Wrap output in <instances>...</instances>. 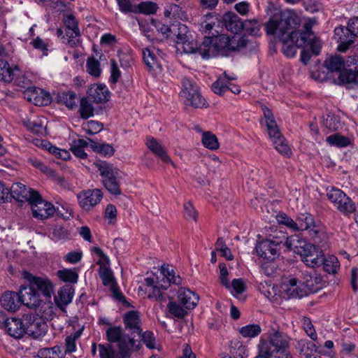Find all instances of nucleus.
<instances>
[{
	"instance_id": "f257e3e1",
	"label": "nucleus",
	"mask_w": 358,
	"mask_h": 358,
	"mask_svg": "<svg viewBox=\"0 0 358 358\" xmlns=\"http://www.w3.org/2000/svg\"><path fill=\"white\" fill-rule=\"evenodd\" d=\"M301 18L295 13L283 15L280 19L271 18L265 26L266 33L275 35L282 42V51L287 57H295L297 50L303 47L308 38L314 36L311 29L316 23L313 18H306L303 22V31L297 30Z\"/></svg>"
},
{
	"instance_id": "f03ea898",
	"label": "nucleus",
	"mask_w": 358,
	"mask_h": 358,
	"mask_svg": "<svg viewBox=\"0 0 358 358\" xmlns=\"http://www.w3.org/2000/svg\"><path fill=\"white\" fill-rule=\"evenodd\" d=\"M320 279L309 274L299 277H283L280 284V292L283 299L301 298L317 292L320 287Z\"/></svg>"
},
{
	"instance_id": "7ed1b4c3",
	"label": "nucleus",
	"mask_w": 358,
	"mask_h": 358,
	"mask_svg": "<svg viewBox=\"0 0 358 358\" xmlns=\"http://www.w3.org/2000/svg\"><path fill=\"white\" fill-rule=\"evenodd\" d=\"M181 282V278L176 275L173 268L163 266L159 275L147 278L143 287L148 298L160 301L163 297L162 290L168 289L171 283L180 285Z\"/></svg>"
},
{
	"instance_id": "20e7f679",
	"label": "nucleus",
	"mask_w": 358,
	"mask_h": 358,
	"mask_svg": "<svg viewBox=\"0 0 358 358\" xmlns=\"http://www.w3.org/2000/svg\"><path fill=\"white\" fill-rule=\"evenodd\" d=\"M236 37L229 38L225 34L213 36H206L200 44V55L209 59L217 55H227L229 52L238 49Z\"/></svg>"
},
{
	"instance_id": "39448f33",
	"label": "nucleus",
	"mask_w": 358,
	"mask_h": 358,
	"mask_svg": "<svg viewBox=\"0 0 358 358\" xmlns=\"http://www.w3.org/2000/svg\"><path fill=\"white\" fill-rule=\"evenodd\" d=\"M291 338L286 334L273 330L263 334L257 345L259 353L262 355H272L288 350Z\"/></svg>"
},
{
	"instance_id": "423d86ee",
	"label": "nucleus",
	"mask_w": 358,
	"mask_h": 358,
	"mask_svg": "<svg viewBox=\"0 0 358 358\" xmlns=\"http://www.w3.org/2000/svg\"><path fill=\"white\" fill-rule=\"evenodd\" d=\"M107 338L111 343H117L120 353L122 358H128L130 355L139 350L141 343L134 337H130L122 332L120 327H111L106 331Z\"/></svg>"
},
{
	"instance_id": "0eeeda50",
	"label": "nucleus",
	"mask_w": 358,
	"mask_h": 358,
	"mask_svg": "<svg viewBox=\"0 0 358 358\" xmlns=\"http://www.w3.org/2000/svg\"><path fill=\"white\" fill-rule=\"evenodd\" d=\"M22 276L38 293H41L48 301V307H52V303L50 299L55 294L53 282L47 277L34 275L27 271L23 272Z\"/></svg>"
},
{
	"instance_id": "6e6552de",
	"label": "nucleus",
	"mask_w": 358,
	"mask_h": 358,
	"mask_svg": "<svg viewBox=\"0 0 358 358\" xmlns=\"http://www.w3.org/2000/svg\"><path fill=\"white\" fill-rule=\"evenodd\" d=\"M99 171L103 176V183L106 189L115 195H120L121 190L119 187L120 171L113 166L102 163L98 165Z\"/></svg>"
},
{
	"instance_id": "1a4fd4ad",
	"label": "nucleus",
	"mask_w": 358,
	"mask_h": 358,
	"mask_svg": "<svg viewBox=\"0 0 358 358\" xmlns=\"http://www.w3.org/2000/svg\"><path fill=\"white\" fill-rule=\"evenodd\" d=\"M180 96L185 99L186 105L194 108H201L206 106V101L199 93V87L189 78H185L182 81Z\"/></svg>"
},
{
	"instance_id": "9d476101",
	"label": "nucleus",
	"mask_w": 358,
	"mask_h": 358,
	"mask_svg": "<svg viewBox=\"0 0 358 358\" xmlns=\"http://www.w3.org/2000/svg\"><path fill=\"white\" fill-rule=\"evenodd\" d=\"M281 243L282 240L277 237H273L272 239L267 238L256 245V252L259 257L273 261L279 255L280 244Z\"/></svg>"
},
{
	"instance_id": "9b49d317",
	"label": "nucleus",
	"mask_w": 358,
	"mask_h": 358,
	"mask_svg": "<svg viewBox=\"0 0 358 358\" xmlns=\"http://www.w3.org/2000/svg\"><path fill=\"white\" fill-rule=\"evenodd\" d=\"M296 224V231H307L313 238L317 237L322 230V227L315 222L313 216L307 213L298 215Z\"/></svg>"
},
{
	"instance_id": "f8f14e48",
	"label": "nucleus",
	"mask_w": 358,
	"mask_h": 358,
	"mask_svg": "<svg viewBox=\"0 0 358 358\" xmlns=\"http://www.w3.org/2000/svg\"><path fill=\"white\" fill-rule=\"evenodd\" d=\"M79 206L84 210L89 211L96 206L103 198V194L99 189H87L77 195Z\"/></svg>"
},
{
	"instance_id": "ddd939ff",
	"label": "nucleus",
	"mask_w": 358,
	"mask_h": 358,
	"mask_svg": "<svg viewBox=\"0 0 358 358\" xmlns=\"http://www.w3.org/2000/svg\"><path fill=\"white\" fill-rule=\"evenodd\" d=\"M63 22L68 37L66 44L71 47L77 46L80 43L79 37L80 36L78 20L72 14H66L64 16Z\"/></svg>"
},
{
	"instance_id": "4468645a",
	"label": "nucleus",
	"mask_w": 358,
	"mask_h": 358,
	"mask_svg": "<svg viewBox=\"0 0 358 358\" xmlns=\"http://www.w3.org/2000/svg\"><path fill=\"white\" fill-rule=\"evenodd\" d=\"M31 206L33 215L38 219H47L52 216L55 213L54 206L45 200H43L40 194L38 193V196L33 199V202H30Z\"/></svg>"
},
{
	"instance_id": "2eb2a0df",
	"label": "nucleus",
	"mask_w": 358,
	"mask_h": 358,
	"mask_svg": "<svg viewBox=\"0 0 358 358\" xmlns=\"http://www.w3.org/2000/svg\"><path fill=\"white\" fill-rule=\"evenodd\" d=\"M19 293L21 303L29 308H36L43 303L41 294L29 283L28 286L22 287Z\"/></svg>"
},
{
	"instance_id": "dca6fc26",
	"label": "nucleus",
	"mask_w": 358,
	"mask_h": 358,
	"mask_svg": "<svg viewBox=\"0 0 358 358\" xmlns=\"http://www.w3.org/2000/svg\"><path fill=\"white\" fill-rule=\"evenodd\" d=\"M301 260L310 267L322 265L324 260L322 250L317 246L309 243L304 251L301 254Z\"/></svg>"
},
{
	"instance_id": "f3484780",
	"label": "nucleus",
	"mask_w": 358,
	"mask_h": 358,
	"mask_svg": "<svg viewBox=\"0 0 358 358\" xmlns=\"http://www.w3.org/2000/svg\"><path fill=\"white\" fill-rule=\"evenodd\" d=\"M143 60L150 71L159 72L161 71L162 51L154 46L143 49Z\"/></svg>"
},
{
	"instance_id": "a211bd4d",
	"label": "nucleus",
	"mask_w": 358,
	"mask_h": 358,
	"mask_svg": "<svg viewBox=\"0 0 358 358\" xmlns=\"http://www.w3.org/2000/svg\"><path fill=\"white\" fill-rule=\"evenodd\" d=\"M24 99L36 106H47L51 101L50 95L43 90L35 87H27L23 92Z\"/></svg>"
},
{
	"instance_id": "6ab92c4d",
	"label": "nucleus",
	"mask_w": 358,
	"mask_h": 358,
	"mask_svg": "<svg viewBox=\"0 0 358 358\" xmlns=\"http://www.w3.org/2000/svg\"><path fill=\"white\" fill-rule=\"evenodd\" d=\"M11 196L19 201H27L33 202V199L38 196V192L27 187L20 182H16L12 185L9 189Z\"/></svg>"
},
{
	"instance_id": "aec40b11",
	"label": "nucleus",
	"mask_w": 358,
	"mask_h": 358,
	"mask_svg": "<svg viewBox=\"0 0 358 358\" xmlns=\"http://www.w3.org/2000/svg\"><path fill=\"white\" fill-rule=\"evenodd\" d=\"M98 273L102 284L113 292L114 296L120 301L124 300V297L117 292V282L110 267L99 268Z\"/></svg>"
},
{
	"instance_id": "412c9836",
	"label": "nucleus",
	"mask_w": 358,
	"mask_h": 358,
	"mask_svg": "<svg viewBox=\"0 0 358 358\" xmlns=\"http://www.w3.org/2000/svg\"><path fill=\"white\" fill-rule=\"evenodd\" d=\"M236 79L234 75L227 76L226 73L219 77L213 84L212 90L217 94H223L227 90H229L234 94H238L241 92L240 87L230 83V80Z\"/></svg>"
},
{
	"instance_id": "4be33fe9",
	"label": "nucleus",
	"mask_w": 358,
	"mask_h": 358,
	"mask_svg": "<svg viewBox=\"0 0 358 358\" xmlns=\"http://www.w3.org/2000/svg\"><path fill=\"white\" fill-rule=\"evenodd\" d=\"M178 298L180 304L187 310L194 308L199 300L196 293L185 287L179 289Z\"/></svg>"
},
{
	"instance_id": "5701e85b",
	"label": "nucleus",
	"mask_w": 358,
	"mask_h": 358,
	"mask_svg": "<svg viewBox=\"0 0 358 358\" xmlns=\"http://www.w3.org/2000/svg\"><path fill=\"white\" fill-rule=\"evenodd\" d=\"M87 94L94 102L97 103H104L110 97V92L108 87L102 84L92 85L87 90Z\"/></svg>"
},
{
	"instance_id": "b1692460",
	"label": "nucleus",
	"mask_w": 358,
	"mask_h": 358,
	"mask_svg": "<svg viewBox=\"0 0 358 358\" xmlns=\"http://www.w3.org/2000/svg\"><path fill=\"white\" fill-rule=\"evenodd\" d=\"M334 38L339 43L338 50L341 52L345 51L353 43L352 36L350 35V33L343 26L335 28Z\"/></svg>"
},
{
	"instance_id": "393cba45",
	"label": "nucleus",
	"mask_w": 358,
	"mask_h": 358,
	"mask_svg": "<svg viewBox=\"0 0 358 358\" xmlns=\"http://www.w3.org/2000/svg\"><path fill=\"white\" fill-rule=\"evenodd\" d=\"M124 322L127 329L137 334L138 336L141 334V320L140 314L138 311L130 310L125 313L124 316Z\"/></svg>"
},
{
	"instance_id": "a878e982",
	"label": "nucleus",
	"mask_w": 358,
	"mask_h": 358,
	"mask_svg": "<svg viewBox=\"0 0 358 358\" xmlns=\"http://www.w3.org/2000/svg\"><path fill=\"white\" fill-rule=\"evenodd\" d=\"M263 113L269 138L273 142V141L278 139L282 136L274 120L271 110L265 107L263 108Z\"/></svg>"
},
{
	"instance_id": "bb28decb",
	"label": "nucleus",
	"mask_w": 358,
	"mask_h": 358,
	"mask_svg": "<svg viewBox=\"0 0 358 358\" xmlns=\"http://www.w3.org/2000/svg\"><path fill=\"white\" fill-rule=\"evenodd\" d=\"M1 303L2 307L11 312H15L20 308L21 299H20V293L14 292H6L1 297Z\"/></svg>"
},
{
	"instance_id": "cd10ccee",
	"label": "nucleus",
	"mask_w": 358,
	"mask_h": 358,
	"mask_svg": "<svg viewBox=\"0 0 358 358\" xmlns=\"http://www.w3.org/2000/svg\"><path fill=\"white\" fill-rule=\"evenodd\" d=\"M4 326H6L8 334L15 338H22L25 334L22 320L15 317L8 318Z\"/></svg>"
},
{
	"instance_id": "c85d7f7f",
	"label": "nucleus",
	"mask_w": 358,
	"mask_h": 358,
	"mask_svg": "<svg viewBox=\"0 0 358 358\" xmlns=\"http://www.w3.org/2000/svg\"><path fill=\"white\" fill-rule=\"evenodd\" d=\"M146 145L149 150L152 151L156 156L159 157L163 162L171 164L173 166H174V163L168 156L164 148L156 139L152 137L148 138Z\"/></svg>"
},
{
	"instance_id": "c756f323",
	"label": "nucleus",
	"mask_w": 358,
	"mask_h": 358,
	"mask_svg": "<svg viewBox=\"0 0 358 358\" xmlns=\"http://www.w3.org/2000/svg\"><path fill=\"white\" fill-rule=\"evenodd\" d=\"M201 31L204 34L215 36V33H218L217 29L220 27V21L216 15H205L200 24Z\"/></svg>"
},
{
	"instance_id": "7c9ffc66",
	"label": "nucleus",
	"mask_w": 358,
	"mask_h": 358,
	"mask_svg": "<svg viewBox=\"0 0 358 358\" xmlns=\"http://www.w3.org/2000/svg\"><path fill=\"white\" fill-rule=\"evenodd\" d=\"M308 244L304 239L296 234L287 237L285 242V245L288 250L299 255L304 251Z\"/></svg>"
},
{
	"instance_id": "2f4dec72",
	"label": "nucleus",
	"mask_w": 358,
	"mask_h": 358,
	"mask_svg": "<svg viewBox=\"0 0 358 358\" xmlns=\"http://www.w3.org/2000/svg\"><path fill=\"white\" fill-rule=\"evenodd\" d=\"M259 289L264 296L271 301L278 302L280 299H283L280 295V287L272 285L270 282H264L260 283Z\"/></svg>"
},
{
	"instance_id": "473e14b6",
	"label": "nucleus",
	"mask_w": 358,
	"mask_h": 358,
	"mask_svg": "<svg viewBox=\"0 0 358 358\" xmlns=\"http://www.w3.org/2000/svg\"><path fill=\"white\" fill-rule=\"evenodd\" d=\"M226 29L232 33L237 34L244 29V24L234 13H227L223 16Z\"/></svg>"
},
{
	"instance_id": "72a5a7b5",
	"label": "nucleus",
	"mask_w": 358,
	"mask_h": 358,
	"mask_svg": "<svg viewBox=\"0 0 358 358\" xmlns=\"http://www.w3.org/2000/svg\"><path fill=\"white\" fill-rule=\"evenodd\" d=\"M176 46L178 52L186 54L197 53L200 55V45H198L196 41L192 38V36H189L184 41H180Z\"/></svg>"
},
{
	"instance_id": "f704fd0d",
	"label": "nucleus",
	"mask_w": 358,
	"mask_h": 358,
	"mask_svg": "<svg viewBox=\"0 0 358 358\" xmlns=\"http://www.w3.org/2000/svg\"><path fill=\"white\" fill-rule=\"evenodd\" d=\"M19 72L20 69L16 66H10L4 60L0 62V80L4 83H10Z\"/></svg>"
},
{
	"instance_id": "c9c22d12",
	"label": "nucleus",
	"mask_w": 358,
	"mask_h": 358,
	"mask_svg": "<svg viewBox=\"0 0 358 358\" xmlns=\"http://www.w3.org/2000/svg\"><path fill=\"white\" fill-rule=\"evenodd\" d=\"M164 15L166 17L169 19H179L181 20H187L188 19L186 11L179 5L175 3L166 5L164 8Z\"/></svg>"
},
{
	"instance_id": "e433bc0d",
	"label": "nucleus",
	"mask_w": 358,
	"mask_h": 358,
	"mask_svg": "<svg viewBox=\"0 0 358 358\" xmlns=\"http://www.w3.org/2000/svg\"><path fill=\"white\" fill-rule=\"evenodd\" d=\"M73 296L72 289L69 286H64L58 290L57 296H55V302L58 307L62 308L71 302Z\"/></svg>"
},
{
	"instance_id": "4c0bfd02",
	"label": "nucleus",
	"mask_w": 358,
	"mask_h": 358,
	"mask_svg": "<svg viewBox=\"0 0 358 358\" xmlns=\"http://www.w3.org/2000/svg\"><path fill=\"white\" fill-rule=\"evenodd\" d=\"M296 348L300 354H303L306 357H312V354L316 352L322 355L327 354L322 350H318L317 347L313 343L306 340L299 341Z\"/></svg>"
},
{
	"instance_id": "58836bf2",
	"label": "nucleus",
	"mask_w": 358,
	"mask_h": 358,
	"mask_svg": "<svg viewBox=\"0 0 358 358\" xmlns=\"http://www.w3.org/2000/svg\"><path fill=\"white\" fill-rule=\"evenodd\" d=\"M41 146L58 159L67 160L71 157L70 152L67 150L55 147L48 141H42Z\"/></svg>"
},
{
	"instance_id": "ea45409f",
	"label": "nucleus",
	"mask_w": 358,
	"mask_h": 358,
	"mask_svg": "<svg viewBox=\"0 0 358 358\" xmlns=\"http://www.w3.org/2000/svg\"><path fill=\"white\" fill-rule=\"evenodd\" d=\"M31 325L29 327V330L26 334L31 335L34 338H38L45 335L47 331V325L41 318H37Z\"/></svg>"
},
{
	"instance_id": "a19ab883",
	"label": "nucleus",
	"mask_w": 358,
	"mask_h": 358,
	"mask_svg": "<svg viewBox=\"0 0 358 358\" xmlns=\"http://www.w3.org/2000/svg\"><path fill=\"white\" fill-rule=\"evenodd\" d=\"M57 276L64 282L76 283L78 279V271L76 268H63L57 272Z\"/></svg>"
},
{
	"instance_id": "79ce46f5",
	"label": "nucleus",
	"mask_w": 358,
	"mask_h": 358,
	"mask_svg": "<svg viewBox=\"0 0 358 358\" xmlns=\"http://www.w3.org/2000/svg\"><path fill=\"white\" fill-rule=\"evenodd\" d=\"M64 356L62 348L57 345L51 348H41L38 351L39 358H63Z\"/></svg>"
},
{
	"instance_id": "37998d69",
	"label": "nucleus",
	"mask_w": 358,
	"mask_h": 358,
	"mask_svg": "<svg viewBox=\"0 0 358 358\" xmlns=\"http://www.w3.org/2000/svg\"><path fill=\"white\" fill-rule=\"evenodd\" d=\"M262 332V328L259 324H250L242 327L239 329L240 334L246 338H252L258 336Z\"/></svg>"
},
{
	"instance_id": "c03bdc74",
	"label": "nucleus",
	"mask_w": 358,
	"mask_h": 358,
	"mask_svg": "<svg viewBox=\"0 0 358 358\" xmlns=\"http://www.w3.org/2000/svg\"><path fill=\"white\" fill-rule=\"evenodd\" d=\"M326 141L329 145L336 146L338 148L346 147L350 144V141L348 138L338 133L328 136L326 138Z\"/></svg>"
},
{
	"instance_id": "a18cd8bd",
	"label": "nucleus",
	"mask_w": 358,
	"mask_h": 358,
	"mask_svg": "<svg viewBox=\"0 0 358 358\" xmlns=\"http://www.w3.org/2000/svg\"><path fill=\"white\" fill-rule=\"evenodd\" d=\"M324 269L329 273H336L340 268V263L338 259L334 255H329L324 257L322 262Z\"/></svg>"
},
{
	"instance_id": "49530a36",
	"label": "nucleus",
	"mask_w": 358,
	"mask_h": 358,
	"mask_svg": "<svg viewBox=\"0 0 358 358\" xmlns=\"http://www.w3.org/2000/svg\"><path fill=\"white\" fill-rule=\"evenodd\" d=\"M345 64L341 57H331L325 61L326 68L331 72H341L344 68Z\"/></svg>"
},
{
	"instance_id": "de8ad7c7",
	"label": "nucleus",
	"mask_w": 358,
	"mask_h": 358,
	"mask_svg": "<svg viewBox=\"0 0 358 358\" xmlns=\"http://www.w3.org/2000/svg\"><path fill=\"white\" fill-rule=\"evenodd\" d=\"M201 141L203 146L209 150H215L219 148L220 144L217 136L210 131L203 133Z\"/></svg>"
},
{
	"instance_id": "09e8293b",
	"label": "nucleus",
	"mask_w": 358,
	"mask_h": 358,
	"mask_svg": "<svg viewBox=\"0 0 358 358\" xmlns=\"http://www.w3.org/2000/svg\"><path fill=\"white\" fill-rule=\"evenodd\" d=\"M30 44L34 49L40 51L43 56H47L48 55L50 51V44L48 39H42L37 36L30 41Z\"/></svg>"
},
{
	"instance_id": "8fccbe9b",
	"label": "nucleus",
	"mask_w": 358,
	"mask_h": 358,
	"mask_svg": "<svg viewBox=\"0 0 358 358\" xmlns=\"http://www.w3.org/2000/svg\"><path fill=\"white\" fill-rule=\"evenodd\" d=\"M338 210L345 213H352L355 210V206L352 200L345 194L335 205Z\"/></svg>"
},
{
	"instance_id": "3c124183",
	"label": "nucleus",
	"mask_w": 358,
	"mask_h": 358,
	"mask_svg": "<svg viewBox=\"0 0 358 358\" xmlns=\"http://www.w3.org/2000/svg\"><path fill=\"white\" fill-rule=\"evenodd\" d=\"M136 13H141L145 15L155 14L158 10V6L156 3L152 1L141 2L136 6Z\"/></svg>"
},
{
	"instance_id": "603ef678",
	"label": "nucleus",
	"mask_w": 358,
	"mask_h": 358,
	"mask_svg": "<svg viewBox=\"0 0 358 358\" xmlns=\"http://www.w3.org/2000/svg\"><path fill=\"white\" fill-rule=\"evenodd\" d=\"M87 145V143L83 139L74 140L71 144V150L73 153L78 157L84 159L87 157V154L84 148Z\"/></svg>"
},
{
	"instance_id": "864d4df0",
	"label": "nucleus",
	"mask_w": 358,
	"mask_h": 358,
	"mask_svg": "<svg viewBox=\"0 0 358 358\" xmlns=\"http://www.w3.org/2000/svg\"><path fill=\"white\" fill-rule=\"evenodd\" d=\"M226 289H228L233 296L238 297V295L243 294L245 291L246 285L242 279H234L230 283V287Z\"/></svg>"
},
{
	"instance_id": "5fc2aeb1",
	"label": "nucleus",
	"mask_w": 358,
	"mask_h": 358,
	"mask_svg": "<svg viewBox=\"0 0 358 358\" xmlns=\"http://www.w3.org/2000/svg\"><path fill=\"white\" fill-rule=\"evenodd\" d=\"M28 129L35 134H42L45 128L44 120L41 118L30 119L25 122Z\"/></svg>"
},
{
	"instance_id": "6e6d98bb",
	"label": "nucleus",
	"mask_w": 358,
	"mask_h": 358,
	"mask_svg": "<svg viewBox=\"0 0 358 358\" xmlns=\"http://www.w3.org/2000/svg\"><path fill=\"white\" fill-rule=\"evenodd\" d=\"M323 124L330 131H336L341 126L339 117L334 114L327 115Z\"/></svg>"
},
{
	"instance_id": "4d7b16f0",
	"label": "nucleus",
	"mask_w": 358,
	"mask_h": 358,
	"mask_svg": "<svg viewBox=\"0 0 358 358\" xmlns=\"http://www.w3.org/2000/svg\"><path fill=\"white\" fill-rule=\"evenodd\" d=\"M92 252L97 257V264H99V268H109L110 266V259L103 252V250L98 247H94L92 248Z\"/></svg>"
},
{
	"instance_id": "13d9d810",
	"label": "nucleus",
	"mask_w": 358,
	"mask_h": 358,
	"mask_svg": "<svg viewBox=\"0 0 358 358\" xmlns=\"http://www.w3.org/2000/svg\"><path fill=\"white\" fill-rule=\"evenodd\" d=\"M79 112L82 118L87 119L94 115V107L85 98L80 100Z\"/></svg>"
},
{
	"instance_id": "bf43d9fd",
	"label": "nucleus",
	"mask_w": 358,
	"mask_h": 358,
	"mask_svg": "<svg viewBox=\"0 0 358 358\" xmlns=\"http://www.w3.org/2000/svg\"><path fill=\"white\" fill-rule=\"evenodd\" d=\"M167 308L171 314L178 318H182L187 313L185 307L175 301H170L167 305Z\"/></svg>"
},
{
	"instance_id": "052dcab7",
	"label": "nucleus",
	"mask_w": 358,
	"mask_h": 358,
	"mask_svg": "<svg viewBox=\"0 0 358 358\" xmlns=\"http://www.w3.org/2000/svg\"><path fill=\"white\" fill-rule=\"evenodd\" d=\"M92 148L96 152L104 156L110 157L114 154L115 150L112 145L106 143H93Z\"/></svg>"
},
{
	"instance_id": "680f3d73",
	"label": "nucleus",
	"mask_w": 358,
	"mask_h": 358,
	"mask_svg": "<svg viewBox=\"0 0 358 358\" xmlns=\"http://www.w3.org/2000/svg\"><path fill=\"white\" fill-rule=\"evenodd\" d=\"M83 129L88 134L92 135L100 132L103 125L97 121L90 120L82 124Z\"/></svg>"
},
{
	"instance_id": "e2e57ef3",
	"label": "nucleus",
	"mask_w": 358,
	"mask_h": 358,
	"mask_svg": "<svg viewBox=\"0 0 358 358\" xmlns=\"http://www.w3.org/2000/svg\"><path fill=\"white\" fill-rule=\"evenodd\" d=\"M86 69L87 73L94 77H99L101 73L99 61L94 58H89L87 59Z\"/></svg>"
},
{
	"instance_id": "0e129e2a",
	"label": "nucleus",
	"mask_w": 358,
	"mask_h": 358,
	"mask_svg": "<svg viewBox=\"0 0 358 358\" xmlns=\"http://www.w3.org/2000/svg\"><path fill=\"white\" fill-rule=\"evenodd\" d=\"M357 73L358 71H352V70L344 69L340 72L338 80L341 83L343 84L355 83Z\"/></svg>"
},
{
	"instance_id": "69168bd1",
	"label": "nucleus",
	"mask_w": 358,
	"mask_h": 358,
	"mask_svg": "<svg viewBox=\"0 0 358 358\" xmlns=\"http://www.w3.org/2000/svg\"><path fill=\"white\" fill-rule=\"evenodd\" d=\"M176 36V45L180 41H184L189 36H192L188 27L184 24H178L177 31H175Z\"/></svg>"
},
{
	"instance_id": "338daca9",
	"label": "nucleus",
	"mask_w": 358,
	"mask_h": 358,
	"mask_svg": "<svg viewBox=\"0 0 358 358\" xmlns=\"http://www.w3.org/2000/svg\"><path fill=\"white\" fill-rule=\"evenodd\" d=\"M276 220L279 224H283L293 231H296V220L294 221L285 213H279L277 214Z\"/></svg>"
},
{
	"instance_id": "774afa93",
	"label": "nucleus",
	"mask_w": 358,
	"mask_h": 358,
	"mask_svg": "<svg viewBox=\"0 0 358 358\" xmlns=\"http://www.w3.org/2000/svg\"><path fill=\"white\" fill-rule=\"evenodd\" d=\"M99 352L100 358H121L110 345L100 344L99 345Z\"/></svg>"
}]
</instances>
